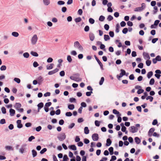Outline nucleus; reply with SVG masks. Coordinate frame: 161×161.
Masks as SVG:
<instances>
[{
    "mask_svg": "<svg viewBox=\"0 0 161 161\" xmlns=\"http://www.w3.org/2000/svg\"><path fill=\"white\" fill-rule=\"evenodd\" d=\"M105 17L103 15H101L99 18V20L101 21H103L105 19Z\"/></svg>",
    "mask_w": 161,
    "mask_h": 161,
    "instance_id": "obj_47",
    "label": "nucleus"
},
{
    "mask_svg": "<svg viewBox=\"0 0 161 161\" xmlns=\"http://www.w3.org/2000/svg\"><path fill=\"white\" fill-rule=\"evenodd\" d=\"M1 111L3 114H6V108L4 107H2L1 108Z\"/></svg>",
    "mask_w": 161,
    "mask_h": 161,
    "instance_id": "obj_40",
    "label": "nucleus"
},
{
    "mask_svg": "<svg viewBox=\"0 0 161 161\" xmlns=\"http://www.w3.org/2000/svg\"><path fill=\"white\" fill-rule=\"evenodd\" d=\"M67 60L69 63H71L72 61V59L70 55H68L67 57Z\"/></svg>",
    "mask_w": 161,
    "mask_h": 161,
    "instance_id": "obj_43",
    "label": "nucleus"
},
{
    "mask_svg": "<svg viewBox=\"0 0 161 161\" xmlns=\"http://www.w3.org/2000/svg\"><path fill=\"white\" fill-rule=\"evenodd\" d=\"M69 147L73 150L75 151L76 150V147L75 145H72L69 146Z\"/></svg>",
    "mask_w": 161,
    "mask_h": 161,
    "instance_id": "obj_21",
    "label": "nucleus"
},
{
    "mask_svg": "<svg viewBox=\"0 0 161 161\" xmlns=\"http://www.w3.org/2000/svg\"><path fill=\"white\" fill-rule=\"evenodd\" d=\"M54 65V64H50L49 66H48V65H47V69L48 70L52 69Z\"/></svg>",
    "mask_w": 161,
    "mask_h": 161,
    "instance_id": "obj_29",
    "label": "nucleus"
},
{
    "mask_svg": "<svg viewBox=\"0 0 161 161\" xmlns=\"http://www.w3.org/2000/svg\"><path fill=\"white\" fill-rule=\"evenodd\" d=\"M68 108L69 109L72 110L75 108V105L73 104H69L68 105Z\"/></svg>",
    "mask_w": 161,
    "mask_h": 161,
    "instance_id": "obj_19",
    "label": "nucleus"
},
{
    "mask_svg": "<svg viewBox=\"0 0 161 161\" xmlns=\"http://www.w3.org/2000/svg\"><path fill=\"white\" fill-rule=\"evenodd\" d=\"M89 37L91 41H93L95 38V36L94 34L92 32H90L89 34Z\"/></svg>",
    "mask_w": 161,
    "mask_h": 161,
    "instance_id": "obj_12",
    "label": "nucleus"
},
{
    "mask_svg": "<svg viewBox=\"0 0 161 161\" xmlns=\"http://www.w3.org/2000/svg\"><path fill=\"white\" fill-rule=\"evenodd\" d=\"M104 78L103 77H102L101 78V80L99 82V84L100 85H102L104 81Z\"/></svg>",
    "mask_w": 161,
    "mask_h": 161,
    "instance_id": "obj_38",
    "label": "nucleus"
},
{
    "mask_svg": "<svg viewBox=\"0 0 161 161\" xmlns=\"http://www.w3.org/2000/svg\"><path fill=\"white\" fill-rule=\"evenodd\" d=\"M33 66L34 67L36 68L39 66V64L36 61H35L33 64Z\"/></svg>",
    "mask_w": 161,
    "mask_h": 161,
    "instance_id": "obj_61",
    "label": "nucleus"
},
{
    "mask_svg": "<svg viewBox=\"0 0 161 161\" xmlns=\"http://www.w3.org/2000/svg\"><path fill=\"white\" fill-rule=\"evenodd\" d=\"M38 107V112H40V110L43 107L44 104L42 102H41L38 104L37 105Z\"/></svg>",
    "mask_w": 161,
    "mask_h": 161,
    "instance_id": "obj_11",
    "label": "nucleus"
},
{
    "mask_svg": "<svg viewBox=\"0 0 161 161\" xmlns=\"http://www.w3.org/2000/svg\"><path fill=\"white\" fill-rule=\"evenodd\" d=\"M120 27L119 25V24H117L116 25L115 32L116 33H117L119 32V28H120Z\"/></svg>",
    "mask_w": 161,
    "mask_h": 161,
    "instance_id": "obj_26",
    "label": "nucleus"
},
{
    "mask_svg": "<svg viewBox=\"0 0 161 161\" xmlns=\"http://www.w3.org/2000/svg\"><path fill=\"white\" fill-rule=\"evenodd\" d=\"M52 104V103L51 102H48L46 103L45 104V106L48 108Z\"/></svg>",
    "mask_w": 161,
    "mask_h": 161,
    "instance_id": "obj_59",
    "label": "nucleus"
},
{
    "mask_svg": "<svg viewBox=\"0 0 161 161\" xmlns=\"http://www.w3.org/2000/svg\"><path fill=\"white\" fill-rule=\"evenodd\" d=\"M37 40V37L36 34L34 35L31 39V43L33 45H35L36 43Z\"/></svg>",
    "mask_w": 161,
    "mask_h": 161,
    "instance_id": "obj_4",
    "label": "nucleus"
},
{
    "mask_svg": "<svg viewBox=\"0 0 161 161\" xmlns=\"http://www.w3.org/2000/svg\"><path fill=\"white\" fill-rule=\"evenodd\" d=\"M105 46L103 44H102L100 46V48L101 49H102L104 51H105L106 49L105 48Z\"/></svg>",
    "mask_w": 161,
    "mask_h": 161,
    "instance_id": "obj_54",
    "label": "nucleus"
},
{
    "mask_svg": "<svg viewBox=\"0 0 161 161\" xmlns=\"http://www.w3.org/2000/svg\"><path fill=\"white\" fill-rule=\"evenodd\" d=\"M14 80L18 84H19L20 82V79L18 78H14Z\"/></svg>",
    "mask_w": 161,
    "mask_h": 161,
    "instance_id": "obj_42",
    "label": "nucleus"
},
{
    "mask_svg": "<svg viewBox=\"0 0 161 161\" xmlns=\"http://www.w3.org/2000/svg\"><path fill=\"white\" fill-rule=\"evenodd\" d=\"M143 9V8H142L141 7H138L136 8L135 9L134 11L135 12H139V11H140L142 10Z\"/></svg>",
    "mask_w": 161,
    "mask_h": 161,
    "instance_id": "obj_32",
    "label": "nucleus"
},
{
    "mask_svg": "<svg viewBox=\"0 0 161 161\" xmlns=\"http://www.w3.org/2000/svg\"><path fill=\"white\" fill-rule=\"evenodd\" d=\"M66 137V136L64 133H62L59 134L57 138L60 141H63Z\"/></svg>",
    "mask_w": 161,
    "mask_h": 161,
    "instance_id": "obj_1",
    "label": "nucleus"
},
{
    "mask_svg": "<svg viewBox=\"0 0 161 161\" xmlns=\"http://www.w3.org/2000/svg\"><path fill=\"white\" fill-rule=\"evenodd\" d=\"M44 4L46 5H48L50 3V0H43Z\"/></svg>",
    "mask_w": 161,
    "mask_h": 161,
    "instance_id": "obj_30",
    "label": "nucleus"
},
{
    "mask_svg": "<svg viewBox=\"0 0 161 161\" xmlns=\"http://www.w3.org/2000/svg\"><path fill=\"white\" fill-rule=\"evenodd\" d=\"M5 148L6 149H7L8 150H13L14 149V148H13V147H11V146H6L5 147Z\"/></svg>",
    "mask_w": 161,
    "mask_h": 161,
    "instance_id": "obj_55",
    "label": "nucleus"
},
{
    "mask_svg": "<svg viewBox=\"0 0 161 161\" xmlns=\"http://www.w3.org/2000/svg\"><path fill=\"white\" fill-rule=\"evenodd\" d=\"M70 79L72 80H74L76 81H81L82 79L81 78L79 77H75L73 76H70Z\"/></svg>",
    "mask_w": 161,
    "mask_h": 161,
    "instance_id": "obj_9",
    "label": "nucleus"
},
{
    "mask_svg": "<svg viewBox=\"0 0 161 161\" xmlns=\"http://www.w3.org/2000/svg\"><path fill=\"white\" fill-rule=\"evenodd\" d=\"M32 156L33 158H34L37 155V153L36 151L34 149L32 150Z\"/></svg>",
    "mask_w": 161,
    "mask_h": 161,
    "instance_id": "obj_27",
    "label": "nucleus"
},
{
    "mask_svg": "<svg viewBox=\"0 0 161 161\" xmlns=\"http://www.w3.org/2000/svg\"><path fill=\"white\" fill-rule=\"evenodd\" d=\"M117 159L116 156L113 155L111 156V159H110V161H114L115 160Z\"/></svg>",
    "mask_w": 161,
    "mask_h": 161,
    "instance_id": "obj_58",
    "label": "nucleus"
},
{
    "mask_svg": "<svg viewBox=\"0 0 161 161\" xmlns=\"http://www.w3.org/2000/svg\"><path fill=\"white\" fill-rule=\"evenodd\" d=\"M112 142V141L109 138L107 139L106 141V146L108 147L110 146L111 145Z\"/></svg>",
    "mask_w": 161,
    "mask_h": 161,
    "instance_id": "obj_17",
    "label": "nucleus"
},
{
    "mask_svg": "<svg viewBox=\"0 0 161 161\" xmlns=\"http://www.w3.org/2000/svg\"><path fill=\"white\" fill-rule=\"evenodd\" d=\"M135 142L137 144H139L141 142L140 139L138 137H136L135 138Z\"/></svg>",
    "mask_w": 161,
    "mask_h": 161,
    "instance_id": "obj_18",
    "label": "nucleus"
},
{
    "mask_svg": "<svg viewBox=\"0 0 161 161\" xmlns=\"http://www.w3.org/2000/svg\"><path fill=\"white\" fill-rule=\"evenodd\" d=\"M129 78L130 80H133L135 79V77L133 74H131L129 76Z\"/></svg>",
    "mask_w": 161,
    "mask_h": 161,
    "instance_id": "obj_63",
    "label": "nucleus"
},
{
    "mask_svg": "<svg viewBox=\"0 0 161 161\" xmlns=\"http://www.w3.org/2000/svg\"><path fill=\"white\" fill-rule=\"evenodd\" d=\"M146 65L147 66H150V65L151 64V60H147L146 62Z\"/></svg>",
    "mask_w": 161,
    "mask_h": 161,
    "instance_id": "obj_52",
    "label": "nucleus"
},
{
    "mask_svg": "<svg viewBox=\"0 0 161 161\" xmlns=\"http://www.w3.org/2000/svg\"><path fill=\"white\" fill-rule=\"evenodd\" d=\"M108 150L110 155H112L114 154V148L113 147H110L109 148Z\"/></svg>",
    "mask_w": 161,
    "mask_h": 161,
    "instance_id": "obj_20",
    "label": "nucleus"
},
{
    "mask_svg": "<svg viewBox=\"0 0 161 161\" xmlns=\"http://www.w3.org/2000/svg\"><path fill=\"white\" fill-rule=\"evenodd\" d=\"M131 49L130 48H127L126 51L125 52V56H126L127 54H130L131 53Z\"/></svg>",
    "mask_w": 161,
    "mask_h": 161,
    "instance_id": "obj_41",
    "label": "nucleus"
},
{
    "mask_svg": "<svg viewBox=\"0 0 161 161\" xmlns=\"http://www.w3.org/2000/svg\"><path fill=\"white\" fill-rule=\"evenodd\" d=\"M90 29V27L89 26L86 25L84 28V30L85 32H88L89 31Z\"/></svg>",
    "mask_w": 161,
    "mask_h": 161,
    "instance_id": "obj_51",
    "label": "nucleus"
},
{
    "mask_svg": "<svg viewBox=\"0 0 161 161\" xmlns=\"http://www.w3.org/2000/svg\"><path fill=\"white\" fill-rule=\"evenodd\" d=\"M142 54L145 59H146L145 58H147L148 59V60H149L150 58L149 54L148 53H146L145 52H143Z\"/></svg>",
    "mask_w": 161,
    "mask_h": 161,
    "instance_id": "obj_13",
    "label": "nucleus"
},
{
    "mask_svg": "<svg viewBox=\"0 0 161 161\" xmlns=\"http://www.w3.org/2000/svg\"><path fill=\"white\" fill-rule=\"evenodd\" d=\"M6 67L5 65H3L1 66L0 67V70L1 71L5 70L6 69Z\"/></svg>",
    "mask_w": 161,
    "mask_h": 161,
    "instance_id": "obj_57",
    "label": "nucleus"
},
{
    "mask_svg": "<svg viewBox=\"0 0 161 161\" xmlns=\"http://www.w3.org/2000/svg\"><path fill=\"white\" fill-rule=\"evenodd\" d=\"M34 57H38V54L37 53L34 51H31L30 53Z\"/></svg>",
    "mask_w": 161,
    "mask_h": 161,
    "instance_id": "obj_24",
    "label": "nucleus"
},
{
    "mask_svg": "<svg viewBox=\"0 0 161 161\" xmlns=\"http://www.w3.org/2000/svg\"><path fill=\"white\" fill-rule=\"evenodd\" d=\"M84 132L86 134H88L89 133V130L88 127H85L84 129Z\"/></svg>",
    "mask_w": 161,
    "mask_h": 161,
    "instance_id": "obj_22",
    "label": "nucleus"
},
{
    "mask_svg": "<svg viewBox=\"0 0 161 161\" xmlns=\"http://www.w3.org/2000/svg\"><path fill=\"white\" fill-rule=\"evenodd\" d=\"M75 20L76 23H78L81 21V19L80 17H79L75 18Z\"/></svg>",
    "mask_w": 161,
    "mask_h": 161,
    "instance_id": "obj_45",
    "label": "nucleus"
},
{
    "mask_svg": "<svg viewBox=\"0 0 161 161\" xmlns=\"http://www.w3.org/2000/svg\"><path fill=\"white\" fill-rule=\"evenodd\" d=\"M100 122L97 120H96L95 121V124L97 126H100Z\"/></svg>",
    "mask_w": 161,
    "mask_h": 161,
    "instance_id": "obj_60",
    "label": "nucleus"
},
{
    "mask_svg": "<svg viewBox=\"0 0 161 161\" xmlns=\"http://www.w3.org/2000/svg\"><path fill=\"white\" fill-rule=\"evenodd\" d=\"M74 46L75 47H77L80 50L82 51L83 50V47L78 41L75 42Z\"/></svg>",
    "mask_w": 161,
    "mask_h": 161,
    "instance_id": "obj_2",
    "label": "nucleus"
},
{
    "mask_svg": "<svg viewBox=\"0 0 161 161\" xmlns=\"http://www.w3.org/2000/svg\"><path fill=\"white\" fill-rule=\"evenodd\" d=\"M92 138L94 141H97L98 140V135L97 133H94L92 136Z\"/></svg>",
    "mask_w": 161,
    "mask_h": 161,
    "instance_id": "obj_7",
    "label": "nucleus"
},
{
    "mask_svg": "<svg viewBox=\"0 0 161 161\" xmlns=\"http://www.w3.org/2000/svg\"><path fill=\"white\" fill-rule=\"evenodd\" d=\"M17 124V127L19 129H20L23 127V125L21 124V120H18L16 121Z\"/></svg>",
    "mask_w": 161,
    "mask_h": 161,
    "instance_id": "obj_8",
    "label": "nucleus"
},
{
    "mask_svg": "<svg viewBox=\"0 0 161 161\" xmlns=\"http://www.w3.org/2000/svg\"><path fill=\"white\" fill-rule=\"evenodd\" d=\"M104 39L105 41H107L110 39L109 36L107 35H104Z\"/></svg>",
    "mask_w": 161,
    "mask_h": 161,
    "instance_id": "obj_33",
    "label": "nucleus"
},
{
    "mask_svg": "<svg viewBox=\"0 0 161 161\" xmlns=\"http://www.w3.org/2000/svg\"><path fill=\"white\" fill-rule=\"evenodd\" d=\"M10 115L11 116H13L15 114V110L12 108H10L9 110Z\"/></svg>",
    "mask_w": 161,
    "mask_h": 161,
    "instance_id": "obj_16",
    "label": "nucleus"
},
{
    "mask_svg": "<svg viewBox=\"0 0 161 161\" xmlns=\"http://www.w3.org/2000/svg\"><path fill=\"white\" fill-rule=\"evenodd\" d=\"M23 56L24 58H28L29 57L30 55L28 53L26 52L23 53Z\"/></svg>",
    "mask_w": 161,
    "mask_h": 161,
    "instance_id": "obj_36",
    "label": "nucleus"
},
{
    "mask_svg": "<svg viewBox=\"0 0 161 161\" xmlns=\"http://www.w3.org/2000/svg\"><path fill=\"white\" fill-rule=\"evenodd\" d=\"M14 107L17 109H18V108H20L21 107V104L20 103H16L15 104Z\"/></svg>",
    "mask_w": 161,
    "mask_h": 161,
    "instance_id": "obj_31",
    "label": "nucleus"
},
{
    "mask_svg": "<svg viewBox=\"0 0 161 161\" xmlns=\"http://www.w3.org/2000/svg\"><path fill=\"white\" fill-rule=\"evenodd\" d=\"M59 71V69L57 68L55 69H54L49 71L48 72V75H53L57 72Z\"/></svg>",
    "mask_w": 161,
    "mask_h": 161,
    "instance_id": "obj_10",
    "label": "nucleus"
},
{
    "mask_svg": "<svg viewBox=\"0 0 161 161\" xmlns=\"http://www.w3.org/2000/svg\"><path fill=\"white\" fill-rule=\"evenodd\" d=\"M104 28L106 31H108L109 28V25L107 24H106L104 25Z\"/></svg>",
    "mask_w": 161,
    "mask_h": 161,
    "instance_id": "obj_62",
    "label": "nucleus"
},
{
    "mask_svg": "<svg viewBox=\"0 0 161 161\" xmlns=\"http://www.w3.org/2000/svg\"><path fill=\"white\" fill-rule=\"evenodd\" d=\"M94 57L95 58V59L97 61V62L98 64L99 65L100 68L101 70H103V64L100 61V60L98 59V58H97V57L96 56V55H94Z\"/></svg>",
    "mask_w": 161,
    "mask_h": 161,
    "instance_id": "obj_6",
    "label": "nucleus"
},
{
    "mask_svg": "<svg viewBox=\"0 0 161 161\" xmlns=\"http://www.w3.org/2000/svg\"><path fill=\"white\" fill-rule=\"evenodd\" d=\"M153 75V72L150 71L148 72L147 74V77L148 79H150Z\"/></svg>",
    "mask_w": 161,
    "mask_h": 161,
    "instance_id": "obj_23",
    "label": "nucleus"
},
{
    "mask_svg": "<svg viewBox=\"0 0 161 161\" xmlns=\"http://www.w3.org/2000/svg\"><path fill=\"white\" fill-rule=\"evenodd\" d=\"M121 72L120 73V76H123L124 75H125V70L123 69H121L120 70Z\"/></svg>",
    "mask_w": 161,
    "mask_h": 161,
    "instance_id": "obj_28",
    "label": "nucleus"
},
{
    "mask_svg": "<svg viewBox=\"0 0 161 161\" xmlns=\"http://www.w3.org/2000/svg\"><path fill=\"white\" fill-rule=\"evenodd\" d=\"M69 159V158L67 155H64L63 157V160L64 161H69L68 160Z\"/></svg>",
    "mask_w": 161,
    "mask_h": 161,
    "instance_id": "obj_50",
    "label": "nucleus"
},
{
    "mask_svg": "<svg viewBox=\"0 0 161 161\" xmlns=\"http://www.w3.org/2000/svg\"><path fill=\"white\" fill-rule=\"evenodd\" d=\"M47 151V149L46 148H44L42 149L40 152V153L41 154H44Z\"/></svg>",
    "mask_w": 161,
    "mask_h": 161,
    "instance_id": "obj_39",
    "label": "nucleus"
},
{
    "mask_svg": "<svg viewBox=\"0 0 161 161\" xmlns=\"http://www.w3.org/2000/svg\"><path fill=\"white\" fill-rule=\"evenodd\" d=\"M72 115V113L70 112H67L65 113V116L67 117H70Z\"/></svg>",
    "mask_w": 161,
    "mask_h": 161,
    "instance_id": "obj_56",
    "label": "nucleus"
},
{
    "mask_svg": "<svg viewBox=\"0 0 161 161\" xmlns=\"http://www.w3.org/2000/svg\"><path fill=\"white\" fill-rule=\"evenodd\" d=\"M89 21L90 23L91 24H93L95 22V20L92 18H89Z\"/></svg>",
    "mask_w": 161,
    "mask_h": 161,
    "instance_id": "obj_48",
    "label": "nucleus"
},
{
    "mask_svg": "<svg viewBox=\"0 0 161 161\" xmlns=\"http://www.w3.org/2000/svg\"><path fill=\"white\" fill-rule=\"evenodd\" d=\"M144 90L142 89L141 88L139 89L137 92V93L138 94H140L144 92Z\"/></svg>",
    "mask_w": 161,
    "mask_h": 161,
    "instance_id": "obj_46",
    "label": "nucleus"
},
{
    "mask_svg": "<svg viewBox=\"0 0 161 161\" xmlns=\"http://www.w3.org/2000/svg\"><path fill=\"white\" fill-rule=\"evenodd\" d=\"M120 41V40H116L115 41V43L116 44H117V42H119V44L118 45V47H120L122 46V43L121 42H119Z\"/></svg>",
    "mask_w": 161,
    "mask_h": 161,
    "instance_id": "obj_25",
    "label": "nucleus"
},
{
    "mask_svg": "<svg viewBox=\"0 0 161 161\" xmlns=\"http://www.w3.org/2000/svg\"><path fill=\"white\" fill-rule=\"evenodd\" d=\"M37 80L38 81V84L40 85L42 83L43 79V77L40 76L37 78Z\"/></svg>",
    "mask_w": 161,
    "mask_h": 161,
    "instance_id": "obj_15",
    "label": "nucleus"
},
{
    "mask_svg": "<svg viewBox=\"0 0 161 161\" xmlns=\"http://www.w3.org/2000/svg\"><path fill=\"white\" fill-rule=\"evenodd\" d=\"M12 35L15 37H17L19 36V34L17 32H13L12 33Z\"/></svg>",
    "mask_w": 161,
    "mask_h": 161,
    "instance_id": "obj_37",
    "label": "nucleus"
},
{
    "mask_svg": "<svg viewBox=\"0 0 161 161\" xmlns=\"http://www.w3.org/2000/svg\"><path fill=\"white\" fill-rule=\"evenodd\" d=\"M129 131L132 133L136 132L138 130V129L134 126H131L129 128Z\"/></svg>",
    "mask_w": 161,
    "mask_h": 161,
    "instance_id": "obj_3",
    "label": "nucleus"
},
{
    "mask_svg": "<svg viewBox=\"0 0 161 161\" xmlns=\"http://www.w3.org/2000/svg\"><path fill=\"white\" fill-rule=\"evenodd\" d=\"M35 139V137L34 136H31L28 138V141L29 142H31L32 141Z\"/></svg>",
    "mask_w": 161,
    "mask_h": 161,
    "instance_id": "obj_64",
    "label": "nucleus"
},
{
    "mask_svg": "<svg viewBox=\"0 0 161 161\" xmlns=\"http://www.w3.org/2000/svg\"><path fill=\"white\" fill-rule=\"evenodd\" d=\"M69 101L71 103L76 102V100L75 98L72 97L69 98Z\"/></svg>",
    "mask_w": 161,
    "mask_h": 161,
    "instance_id": "obj_49",
    "label": "nucleus"
},
{
    "mask_svg": "<svg viewBox=\"0 0 161 161\" xmlns=\"http://www.w3.org/2000/svg\"><path fill=\"white\" fill-rule=\"evenodd\" d=\"M155 82V80L154 78H151L149 81V85H153Z\"/></svg>",
    "mask_w": 161,
    "mask_h": 161,
    "instance_id": "obj_34",
    "label": "nucleus"
},
{
    "mask_svg": "<svg viewBox=\"0 0 161 161\" xmlns=\"http://www.w3.org/2000/svg\"><path fill=\"white\" fill-rule=\"evenodd\" d=\"M156 74H155V76L158 79H159L161 76V71L159 69H157L155 70Z\"/></svg>",
    "mask_w": 161,
    "mask_h": 161,
    "instance_id": "obj_5",
    "label": "nucleus"
},
{
    "mask_svg": "<svg viewBox=\"0 0 161 161\" xmlns=\"http://www.w3.org/2000/svg\"><path fill=\"white\" fill-rule=\"evenodd\" d=\"M128 31V29L127 28H124L122 31V33L124 34H126Z\"/></svg>",
    "mask_w": 161,
    "mask_h": 161,
    "instance_id": "obj_44",
    "label": "nucleus"
},
{
    "mask_svg": "<svg viewBox=\"0 0 161 161\" xmlns=\"http://www.w3.org/2000/svg\"><path fill=\"white\" fill-rule=\"evenodd\" d=\"M65 4V2L64 1L60 0L57 2V4L59 5H62Z\"/></svg>",
    "mask_w": 161,
    "mask_h": 161,
    "instance_id": "obj_35",
    "label": "nucleus"
},
{
    "mask_svg": "<svg viewBox=\"0 0 161 161\" xmlns=\"http://www.w3.org/2000/svg\"><path fill=\"white\" fill-rule=\"evenodd\" d=\"M113 113L114 114H116L117 117L121 115V114L119 112L115 109H114L113 110Z\"/></svg>",
    "mask_w": 161,
    "mask_h": 161,
    "instance_id": "obj_14",
    "label": "nucleus"
},
{
    "mask_svg": "<svg viewBox=\"0 0 161 161\" xmlns=\"http://www.w3.org/2000/svg\"><path fill=\"white\" fill-rule=\"evenodd\" d=\"M154 10L153 11V14H156L158 11V7L157 6H154L153 8Z\"/></svg>",
    "mask_w": 161,
    "mask_h": 161,
    "instance_id": "obj_53",
    "label": "nucleus"
}]
</instances>
